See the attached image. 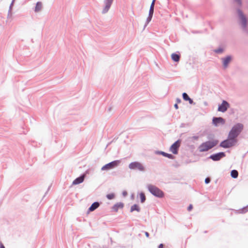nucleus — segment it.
<instances>
[{
  "label": "nucleus",
  "instance_id": "c85d7f7f",
  "mask_svg": "<svg viewBox=\"0 0 248 248\" xmlns=\"http://www.w3.org/2000/svg\"><path fill=\"white\" fill-rule=\"evenodd\" d=\"M234 1L236 2L240 7L242 6V0H234Z\"/></svg>",
  "mask_w": 248,
  "mask_h": 248
},
{
  "label": "nucleus",
  "instance_id": "58836bf2",
  "mask_svg": "<svg viewBox=\"0 0 248 248\" xmlns=\"http://www.w3.org/2000/svg\"><path fill=\"white\" fill-rule=\"evenodd\" d=\"M192 139L195 140H197L199 139V137L198 136H194L192 137Z\"/></svg>",
  "mask_w": 248,
  "mask_h": 248
},
{
  "label": "nucleus",
  "instance_id": "393cba45",
  "mask_svg": "<svg viewBox=\"0 0 248 248\" xmlns=\"http://www.w3.org/2000/svg\"><path fill=\"white\" fill-rule=\"evenodd\" d=\"M115 197V195L114 193L108 194L106 195V197L108 200H111L113 199Z\"/></svg>",
  "mask_w": 248,
  "mask_h": 248
},
{
  "label": "nucleus",
  "instance_id": "7ed1b4c3",
  "mask_svg": "<svg viewBox=\"0 0 248 248\" xmlns=\"http://www.w3.org/2000/svg\"><path fill=\"white\" fill-rule=\"evenodd\" d=\"M244 125L241 123H237L234 124L230 131L228 136L233 139H235L238 142L237 137L242 131Z\"/></svg>",
  "mask_w": 248,
  "mask_h": 248
},
{
  "label": "nucleus",
  "instance_id": "37998d69",
  "mask_svg": "<svg viewBox=\"0 0 248 248\" xmlns=\"http://www.w3.org/2000/svg\"><path fill=\"white\" fill-rule=\"evenodd\" d=\"M111 109H112V107L108 108V111L110 112L111 110Z\"/></svg>",
  "mask_w": 248,
  "mask_h": 248
},
{
  "label": "nucleus",
  "instance_id": "a19ab883",
  "mask_svg": "<svg viewBox=\"0 0 248 248\" xmlns=\"http://www.w3.org/2000/svg\"><path fill=\"white\" fill-rule=\"evenodd\" d=\"M145 235L147 237H149L150 236L149 233L147 232H145Z\"/></svg>",
  "mask_w": 248,
  "mask_h": 248
},
{
  "label": "nucleus",
  "instance_id": "5701e85b",
  "mask_svg": "<svg viewBox=\"0 0 248 248\" xmlns=\"http://www.w3.org/2000/svg\"><path fill=\"white\" fill-rule=\"evenodd\" d=\"M153 17V16L149 15L146 19V21L145 22V24L144 26V29L145 28V27L147 26V25L149 23V22L151 21Z\"/></svg>",
  "mask_w": 248,
  "mask_h": 248
},
{
  "label": "nucleus",
  "instance_id": "a211bd4d",
  "mask_svg": "<svg viewBox=\"0 0 248 248\" xmlns=\"http://www.w3.org/2000/svg\"><path fill=\"white\" fill-rule=\"evenodd\" d=\"M181 55L179 53H173L171 55L172 60L174 62H178L180 61Z\"/></svg>",
  "mask_w": 248,
  "mask_h": 248
},
{
  "label": "nucleus",
  "instance_id": "de8ad7c7",
  "mask_svg": "<svg viewBox=\"0 0 248 248\" xmlns=\"http://www.w3.org/2000/svg\"><path fill=\"white\" fill-rule=\"evenodd\" d=\"M111 142L109 143L108 144H107V147H108V145Z\"/></svg>",
  "mask_w": 248,
  "mask_h": 248
},
{
  "label": "nucleus",
  "instance_id": "1a4fd4ad",
  "mask_svg": "<svg viewBox=\"0 0 248 248\" xmlns=\"http://www.w3.org/2000/svg\"><path fill=\"white\" fill-rule=\"evenodd\" d=\"M226 155L225 152H220L211 155L208 157V158L214 161H218L220 160L222 158L225 157Z\"/></svg>",
  "mask_w": 248,
  "mask_h": 248
},
{
  "label": "nucleus",
  "instance_id": "cd10ccee",
  "mask_svg": "<svg viewBox=\"0 0 248 248\" xmlns=\"http://www.w3.org/2000/svg\"><path fill=\"white\" fill-rule=\"evenodd\" d=\"M15 1H14V0H12V2L10 5L9 8V11H10V12L12 11L13 7Z\"/></svg>",
  "mask_w": 248,
  "mask_h": 248
},
{
  "label": "nucleus",
  "instance_id": "412c9836",
  "mask_svg": "<svg viewBox=\"0 0 248 248\" xmlns=\"http://www.w3.org/2000/svg\"><path fill=\"white\" fill-rule=\"evenodd\" d=\"M231 176L233 178H237L238 176V172L236 170H233L231 171Z\"/></svg>",
  "mask_w": 248,
  "mask_h": 248
},
{
  "label": "nucleus",
  "instance_id": "473e14b6",
  "mask_svg": "<svg viewBox=\"0 0 248 248\" xmlns=\"http://www.w3.org/2000/svg\"><path fill=\"white\" fill-rule=\"evenodd\" d=\"M187 101H188L189 103L191 105H195V103L193 101V99L190 98L189 99V100H187Z\"/></svg>",
  "mask_w": 248,
  "mask_h": 248
},
{
  "label": "nucleus",
  "instance_id": "4be33fe9",
  "mask_svg": "<svg viewBox=\"0 0 248 248\" xmlns=\"http://www.w3.org/2000/svg\"><path fill=\"white\" fill-rule=\"evenodd\" d=\"M140 198L141 203H144L146 200L145 195L143 192H141L140 193Z\"/></svg>",
  "mask_w": 248,
  "mask_h": 248
},
{
  "label": "nucleus",
  "instance_id": "20e7f679",
  "mask_svg": "<svg viewBox=\"0 0 248 248\" xmlns=\"http://www.w3.org/2000/svg\"><path fill=\"white\" fill-rule=\"evenodd\" d=\"M146 187L149 192L154 196L158 198H163L165 197V193L156 186L148 184Z\"/></svg>",
  "mask_w": 248,
  "mask_h": 248
},
{
  "label": "nucleus",
  "instance_id": "4468645a",
  "mask_svg": "<svg viewBox=\"0 0 248 248\" xmlns=\"http://www.w3.org/2000/svg\"><path fill=\"white\" fill-rule=\"evenodd\" d=\"M124 204L122 202H117L111 207V212H117L119 209H123Z\"/></svg>",
  "mask_w": 248,
  "mask_h": 248
},
{
  "label": "nucleus",
  "instance_id": "7c9ffc66",
  "mask_svg": "<svg viewBox=\"0 0 248 248\" xmlns=\"http://www.w3.org/2000/svg\"><path fill=\"white\" fill-rule=\"evenodd\" d=\"M154 12V9L150 8L148 15L153 16Z\"/></svg>",
  "mask_w": 248,
  "mask_h": 248
},
{
  "label": "nucleus",
  "instance_id": "09e8293b",
  "mask_svg": "<svg viewBox=\"0 0 248 248\" xmlns=\"http://www.w3.org/2000/svg\"><path fill=\"white\" fill-rule=\"evenodd\" d=\"M207 232V231H205L204 232V233H206Z\"/></svg>",
  "mask_w": 248,
  "mask_h": 248
},
{
  "label": "nucleus",
  "instance_id": "72a5a7b5",
  "mask_svg": "<svg viewBox=\"0 0 248 248\" xmlns=\"http://www.w3.org/2000/svg\"><path fill=\"white\" fill-rule=\"evenodd\" d=\"M193 209V205L192 204H189L187 207V210L188 211H190Z\"/></svg>",
  "mask_w": 248,
  "mask_h": 248
},
{
  "label": "nucleus",
  "instance_id": "ddd939ff",
  "mask_svg": "<svg viewBox=\"0 0 248 248\" xmlns=\"http://www.w3.org/2000/svg\"><path fill=\"white\" fill-rule=\"evenodd\" d=\"M114 0H104L105 6L103 9L102 13L106 14L109 10Z\"/></svg>",
  "mask_w": 248,
  "mask_h": 248
},
{
  "label": "nucleus",
  "instance_id": "6ab92c4d",
  "mask_svg": "<svg viewBox=\"0 0 248 248\" xmlns=\"http://www.w3.org/2000/svg\"><path fill=\"white\" fill-rule=\"evenodd\" d=\"M135 211H137L138 212H140V208L137 204H134V205H132L130 208V212L131 213Z\"/></svg>",
  "mask_w": 248,
  "mask_h": 248
},
{
  "label": "nucleus",
  "instance_id": "f3484780",
  "mask_svg": "<svg viewBox=\"0 0 248 248\" xmlns=\"http://www.w3.org/2000/svg\"><path fill=\"white\" fill-rule=\"evenodd\" d=\"M101 202H93L91 205L89 207L88 209L87 213H89L90 212H93L98 208Z\"/></svg>",
  "mask_w": 248,
  "mask_h": 248
},
{
  "label": "nucleus",
  "instance_id": "79ce46f5",
  "mask_svg": "<svg viewBox=\"0 0 248 248\" xmlns=\"http://www.w3.org/2000/svg\"><path fill=\"white\" fill-rule=\"evenodd\" d=\"M174 107L175 109H177L178 108V105L177 103H175L174 105Z\"/></svg>",
  "mask_w": 248,
  "mask_h": 248
},
{
  "label": "nucleus",
  "instance_id": "6e6552de",
  "mask_svg": "<svg viewBox=\"0 0 248 248\" xmlns=\"http://www.w3.org/2000/svg\"><path fill=\"white\" fill-rule=\"evenodd\" d=\"M182 140L178 139L175 141L170 147V151L174 155H177L179 148L181 146Z\"/></svg>",
  "mask_w": 248,
  "mask_h": 248
},
{
  "label": "nucleus",
  "instance_id": "9d476101",
  "mask_svg": "<svg viewBox=\"0 0 248 248\" xmlns=\"http://www.w3.org/2000/svg\"><path fill=\"white\" fill-rule=\"evenodd\" d=\"M230 107V104L226 100H223L221 104L218 105L217 111L224 113L226 112Z\"/></svg>",
  "mask_w": 248,
  "mask_h": 248
},
{
  "label": "nucleus",
  "instance_id": "9b49d317",
  "mask_svg": "<svg viewBox=\"0 0 248 248\" xmlns=\"http://www.w3.org/2000/svg\"><path fill=\"white\" fill-rule=\"evenodd\" d=\"M232 56L230 55H227L225 57L221 58L223 69H226L228 67L229 63L232 60Z\"/></svg>",
  "mask_w": 248,
  "mask_h": 248
},
{
  "label": "nucleus",
  "instance_id": "f8f14e48",
  "mask_svg": "<svg viewBox=\"0 0 248 248\" xmlns=\"http://www.w3.org/2000/svg\"><path fill=\"white\" fill-rule=\"evenodd\" d=\"M225 120L221 117H213L212 119V123L215 126H218L220 124H224Z\"/></svg>",
  "mask_w": 248,
  "mask_h": 248
},
{
  "label": "nucleus",
  "instance_id": "dca6fc26",
  "mask_svg": "<svg viewBox=\"0 0 248 248\" xmlns=\"http://www.w3.org/2000/svg\"><path fill=\"white\" fill-rule=\"evenodd\" d=\"M155 153H156V154L162 155V156L167 157L170 159H174L175 158V157L174 155L166 153V152H165L164 151H157L155 152Z\"/></svg>",
  "mask_w": 248,
  "mask_h": 248
},
{
  "label": "nucleus",
  "instance_id": "423d86ee",
  "mask_svg": "<svg viewBox=\"0 0 248 248\" xmlns=\"http://www.w3.org/2000/svg\"><path fill=\"white\" fill-rule=\"evenodd\" d=\"M121 163V160H115L104 165L101 168V170H108L118 167Z\"/></svg>",
  "mask_w": 248,
  "mask_h": 248
},
{
  "label": "nucleus",
  "instance_id": "e433bc0d",
  "mask_svg": "<svg viewBox=\"0 0 248 248\" xmlns=\"http://www.w3.org/2000/svg\"><path fill=\"white\" fill-rule=\"evenodd\" d=\"M176 101L177 104L180 103L181 102V99L179 98H176Z\"/></svg>",
  "mask_w": 248,
  "mask_h": 248
},
{
  "label": "nucleus",
  "instance_id": "f03ea898",
  "mask_svg": "<svg viewBox=\"0 0 248 248\" xmlns=\"http://www.w3.org/2000/svg\"><path fill=\"white\" fill-rule=\"evenodd\" d=\"M236 13L243 30L248 32V19L240 7L236 8Z\"/></svg>",
  "mask_w": 248,
  "mask_h": 248
},
{
  "label": "nucleus",
  "instance_id": "aec40b11",
  "mask_svg": "<svg viewBox=\"0 0 248 248\" xmlns=\"http://www.w3.org/2000/svg\"><path fill=\"white\" fill-rule=\"evenodd\" d=\"M42 8V3L41 1H38L34 8V12H39Z\"/></svg>",
  "mask_w": 248,
  "mask_h": 248
},
{
  "label": "nucleus",
  "instance_id": "0eeeda50",
  "mask_svg": "<svg viewBox=\"0 0 248 248\" xmlns=\"http://www.w3.org/2000/svg\"><path fill=\"white\" fill-rule=\"evenodd\" d=\"M128 167L130 169L133 170H139L140 171H144L145 170L144 166L141 163L138 161L130 163Z\"/></svg>",
  "mask_w": 248,
  "mask_h": 248
},
{
  "label": "nucleus",
  "instance_id": "ea45409f",
  "mask_svg": "<svg viewBox=\"0 0 248 248\" xmlns=\"http://www.w3.org/2000/svg\"><path fill=\"white\" fill-rule=\"evenodd\" d=\"M0 248H5V246L1 241H0Z\"/></svg>",
  "mask_w": 248,
  "mask_h": 248
},
{
  "label": "nucleus",
  "instance_id": "f704fd0d",
  "mask_svg": "<svg viewBox=\"0 0 248 248\" xmlns=\"http://www.w3.org/2000/svg\"><path fill=\"white\" fill-rule=\"evenodd\" d=\"M12 16V11L10 12V11L8 10L7 18H9L11 17Z\"/></svg>",
  "mask_w": 248,
  "mask_h": 248
},
{
  "label": "nucleus",
  "instance_id": "b1692460",
  "mask_svg": "<svg viewBox=\"0 0 248 248\" xmlns=\"http://www.w3.org/2000/svg\"><path fill=\"white\" fill-rule=\"evenodd\" d=\"M248 212V205L245 207H243L239 211V213L244 214Z\"/></svg>",
  "mask_w": 248,
  "mask_h": 248
},
{
  "label": "nucleus",
  "instance_id": "4c0bfd02",
  "mask_svg": "<svg viewBox=\"0 0 248 248\" xmlns=\"http://www.w3.org/2000/svg\"><path fill=\"white\" fill-rule=\"evenodd\" d=\"M158 248H164V245L163 244H160Z\"/></svg>",
  "mask_w": 248,
  "mask_h": 248
},
{
  "label": "nucleus",
  "instance_id": "2eb2a0df",
  "mask_svg": "<svg viewBox=\"0 0 248 248\" xmlns=\"http://www.w3.org/2000/svg\"><path fill=\"white\" fill-rule=\"evenodd\" d=\"M86 175L83 173L81 174L79 177L76 178L72 183V185H77L82 183L85 179Z\"/></svg>",
  "mask_w": 248,
  "mask_h": 248
},
{
  "label": "nucleus",
  "instance_id": "a18cd8bd",
  "mask_svg": "<svg viewBox=\"0 0 248 248\" xmlns=\"http://www.w3.org/2000/svg\"><path fill=\"white\" fill-rule=\"evenodd\" d=\"M204 104L206 106L207 105V102H204Z\"/></svg>",
  "mask_w": 248,
  "mask_h": 248
},
{
  "label": "nucleus",
  "instance_id": "c03bdc74",
  "mask_svg": "<svg viewBox=\"0 0 248 248\" xmlns=\"http://www.w3.org/2000/svg\"><path fill=\"white\" fill-rule=\"evenodd\" d=\"M191 162V161L190 160H187V161H186V164H187V163H190V162Z\"/></svg>",
  "mask_w": 248,
  "mask_h": 248
},
{
  "label": "nucleus",
  "instance_id": "2f4dec72",
  "mask_svg": "<svg viewBox=\"0 0 248 248\" xmlns=\"http://www.w3.org/2000/svg\"><path fill=\"white\" fill-rule=\"evenodd\" d=\"M155 1H156V0H152L150 8L154 9Z\"/></svg>",
  "mask_w": 248,
  "mask_h": 248
},
{
  "label": "nucleus",
  "instance_id": "39448f33",
  "mask_svg": "<svg viewBox=\"0 0 248 248\" xmlns=\"http://www.w3.org/2000/svg\"><path fill=\"white\" fill-rule=\"evenodd\" d=\"M237 142V141L235 139H233L231 137H230L229 136H228L226 139L220 142L219 147L228 149L234 146Z\"/></svg>",
  "mask_w": 248,
  "mask_h": 248
},
{
  "label": "nucleus",
  "instance_id": "a878e982",
  "mask_svg": "<svg viewBox=\"0 0 248 248\" xmlns=\"http://www.w3.org/2000/svg\"><path fill=\"white\" fill-rule=\"evenodd\" d=\"M224 51V48L221 47H219L217 49L214 50V52L217 54L222 53Z\"/></svg>",
  "mask_w": 248,
  "mask_h": 248
},
{
  "label": "nucleus",
  "instance_id": "f257e3e1",
  "mask_svg": "<svg viewBox=\"0 0 248 248\" xmlns=\"http://www.w3.org/2000/svg\"><path fill=\"white\" fill-rule=\"evenodd\" d=\"M211 138L208 136L209 140L202 142L199 147L198 150L200 152H205L216 146L219 143V140L217 139L211 140Z\"/></svg>",
  "mask_w": 248,
  "mask_h": 248
},
{
  "label": "nucleus",
  "instance_id": "c9c22d12",
  "mask_svg": "<svg viewBox=\"0 0 248 248\" xmlns=\"http://www.w3.org/2000/svg\"><path fill=\"white\" fill-rule=\"evenodd\" d=\"M122 194L124 197H125L127 195V192L126 191H123L122 192Z\"/></svg>",
  "mask_w": 248,
  "mask_h": 248
},
{
  "label": "nucleus",
  "instance_id": "49530a36",
  "mask_svg": "<svg viewBox=\"0 0 248 248\" xmlns=\"http://www.w3.org/2000/svg\"><path fill=\"white\" fill-rule=\"evenodd\" d=\"M227 152L230 153V150H228V151H227Z\"/></svg>",
  "mask_w": 248,
  "mask_h": 248
},
{
  "label": "nucleus",
  "instance_id": "bb28decb",
  "mask_svg": "<svg viewBox=\"0 0 248 248\" xmlns=\"http://www.w3.org/2000/svg\"><path fill=\"white\" fill-rule=\"evenodd\" d=\"M182 97L183 99L186 101L189 100V99L190 98V97L186 93H182Z\"/></svg>",
  "mask_w": 248,
  "mask_h": 248
},
{
  "label": "nucleus",
  "instance_id": "8fccbe9b",
  "mask_svg": "<svg viewBox=\"0 0 248 248\" xmlns=\"http://www.w3.org/2000/svg\"><path fill=\"white\" fill-rule=\"evenodd\" d=\"M14 1H15V0H14Z\"/></svg>",
  "mask_w": 248,
  "mask_h": 248
},
{
  "label": "nucleus",
  "instance_id": "c756f323",
  "mask_svg": "<svg viewBox=\"0 0 248 248\" xmlns=\"http://www.w3.org/2000/svg\"><path fill=\"white\" fill-rule=\"evenodd\" d=\"M211 182V178L210 177H206L205 179L204 182L206 184L210 183Z\"/></svg>",
  "mask_w": 248,
  "mask_h": 248
}]
</instances>
